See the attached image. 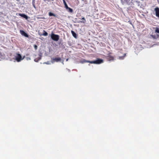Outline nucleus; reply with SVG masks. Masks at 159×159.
<instances>
[{
  "label": "nucleus",
  "instance_id": "4be33fe9",
  "mask_svg": "<svg viewBox=\"0 0 159 159\" xmlns=\"http://www.w3.org/2000/svg\"><path fill=\"white\" fill-rule=\"evenodd\" d=\"M152 37L153 38H155V36H154V35H152Z\"/></svg>",
  "mask_w": 159,
  "mask_h": 159
},
{
  "label": "nucleus",
  "instance_id": "423d86ee",
  "mask_svg": "<svg viewBox=\"0 0 159 159\" xmlns=\"http://www.w3.org/2000/svg\"><path fill=\"white\" fill-rule=\"evenodd\" d=\"M154 11H155L156 16L159 18V8L158 7L155 8Z\"/></svg>",
  "mask_w": 159,
  "mask_h": 159
},
{
  "label": "nucleus",
  "instance_id": "2eb2a0df",
  "mask_svg": "<svg viewBox=\"0 0 159 159\" xmlns=\"http://www.w3.org/2000/svg\"><path fill=\"white\" fill-rule=\"evenodd\" d=\"M126 56V54H124V56L123 57H120L119 58L120 59H123L124 58L125 56Z\"/></svg>",
  "mask_w": 159,
  "mask_h": 159
},
{
  "label": "nucleus",
  "instance_id": "20e7f679",
  "mask_svg": "<svg viewBox=\"0 0 159 159\" xmlns=\"http://www.w3.org/2000/svg\"><path fill=\"white\" fill-rule=\"evenodd\" d=\"M23 59L22 58L20 54H18L17 56L16 57V60L17 62L20 61Z\"/></svg>",
  "mask_w": 159,
  "mask_h": 159
},
{
  "label": "nucleus",
  "instance_id": "4468645a",
  "mask_svg": "<svg viewBox=\"0 0 159 159\" xmlns=\"http://www.w3.org/2000/svg\"><path fill=\"white\" fill-rule=\"evenodd\" d=\"M49 16H56L53 13H52L50 12L49 13Z\"/></svg>",
  "mask_w": 159,
  "mask_h": 159
},
{
  "label": "nucleus",
  "instance_id": "6ab92c4d",
  "mask_svg": "<svg viewBox=\"0 0 159 159\" xmlns=\"http://www.w3.org/2000/svg\"><path fill=\"white\" fill-rule=\"evenodd\" d=\"M37 18L38 19H45V18L44 17H37Z\"/></svg>",
  "mask_w": 159,
  "mask_h": 159
},
{
  "label": "nucleus",
  "instance_id": "9d476101",
  "mask_svg": "<svg viewBox=\"0 0 159 159\" xmlns=\"http://www.w3.org/2000/svg\"><path fill=\"white\" fill-rule=\"evenodd\" d=\"M41 57L40 56L39 57L35 58L34 59V61L35 62H38L41 59Z\"/></svg>",
  "mask_w": 159,
  "mask_h": 159
},
{
  "label": "nucleus",
  "instance_id": "f8f14e48",
  "mask_svg": "<svg viewBox=\"0 0 159 159\" xmlns=\"http://www.w3.org/2000/svg\"><path fill=\"white\" fill-rule=\"evenodd\" d=\"M69 12H73V10L70 7H68L67 9H66Z\"/></svg>",
  "mask_w": 159,
  "mask_h": 159
},
{
  "label": "nucleus",
  "instance_id": "412c9836",
  "mask_svg": "<svg viewBox=\"0 0 159 159\" xmlns=\"http://www.w3.org/2000/svg\"><path fill=\"white\" fill-rule=\"evenodd\" d=\"M44 2H46V1H47L48 2H50V0H43Z\"/></svg>",
  "mask_w": 159,
  "mask_h": 159
},
{
  "label": "nucleus",
  "instance_id": "f03ea898",
  "mask_svg": "<svg viewBox=\"0 0 159 159\" xmlns=\"http://www.w3.org/2000/svg\"><path fill=\"white\" fill-rule=\"evenodd\" d=\"M51 39L55 41H57L59 39V35L54 34L53 33L51 34Z\"/></svg>",
  "mask_w": 159,
  "mask_h": 159
},
{
  "label": "nucleus",
  "instance_id": "a211bd4d",
  "mask_svg": "<svg viewBox=\"0 0 159 159\" xmlns=\"http://www.w3.org/2000/svg\"><path fill=\"white\" fill-rule=\"evenodd\" d=\"M65 7L66 8V9H67V8H68V7H69L67 5V4H66V5H65Z\"/></svg>",
  "mask_w": 159,
  "mask_h": 159
},
{
  "label": "nucleus",
  "instance_id": "9b49d317",
  "mask_svg": "<svg viewBox=\"0 0 159 159\" xmlns=\"http://www.w3.org/2000/svg\"><path fill=\"white\" fill-rule=\"evenodd\" d=\"M43 32L44 33H43V35L44 36H47L48 35V33L47 32H46L45 31V30H43Z\"/></svg>",
  "mask_w": 159,
  "mask_h": 159
},
{
  "label": "nucleus",
  "instance_id": "b1692460",
  "mask_svg": "<svg viewBox=\"0 0 159 159\" xmlns=\"http://www.w3.org/2000/svg\"><path fill=\"white\" fill-rule=\"evenodd\" d=\"M159 4V0H157Z\"/></svg>",
  "mask_w": 159,
  "mask_h": 159
},
{
  "label": "nucleus",
  "instance_id": "f257e3e1",
  "mask_svg": "<svg viewBox=\"0 0 159 159\" xmlns=\"http://www.w3.org/2000/svg\"><path fill=\"white\" fill-rule=\"evenodd\" d=\"M103 62V61L102 59L98 58L97 60L95 61H89L86 60L84 59H83L81 62L82 63H84L86 62H88L91 64H100Z\"/></svg>",
  "mask_w": 159,
  "mask_h": 159
},
{
  "label": "nucleus",
  "instance_id": "7ed1b4c3",
  "mask_svg": "<svg viewBox=\"0 0 159 159\" xmlns=\"http://www.w3.org/2000/svg\"><path fill=\"white\" fill-rule=\"evenodd\" d=\"M61 61V58L60 57H56L51 59V62L52 63L55 62H58Z\"/></svg>",
  "mask_w": 159,
  "mask_h": 159
},
{
  "label": "nucleus",
  "instance_id": "6e6552de",
  "mask_svg": "<svg viewBox=\"0 0 159 159\" xmlns=\"http://www.w3.org/2000/svg\"><path fill=\"white\" fill-rule=\"evenodd\" d=\"M19 15L20 16H21V17L25 18L26 19H27L28 18V17L27 16H26V15H25L24 14L20 13L19 14Z\"/></svg>",
  "mask_w": 159,
  "mask_h": 159
},
{
  "label": "nucleus",
  "instance_id": "5701e85b",
  "mask_svg": "<svg viewBox=\"0 0 159 159\" xmlns=\"http://www.w3.org/2000/svg\"><path fill=\"white\" fill-rule=\"evenodd\" d=\"M48 62H47V63H46L47 64H48L49 63H48Z\"/></svg>",
  "mask_w": 159,
  "mask_h": 159
},
{
  "label": "nucleus",
  "instance_id": "f3484780",
  "mask_svg": "<svg viewBox=\"0 0 159 159\" xmlns=\"http://www.w3.org/2000/svg\"><path fill=\"white\" fill-rule=\"evenodd\" d=\"M34 47L35 50H36L38 48L37 46L36 45H34Z\"/></svg>",
  "mask_w": 159,
  "mask_h": 159
},
{
  "label": "nucleus",
  "instance_id": "ddd939ff",
  "mask_svg": "<svg viewBox=\"0 0 159 159\" xmlns=\"http://www.w3.org/2000/svg\"><path fill=\"white\" fill-rule=\"evenodd\" d=\"M156 30L155 32L157 33H159V27H156L155 28Z\"/></svg>",
  "mask_w": 159,
  "mask_h": 159
},
{
  "label": "nucleus",
  "instance_id": "39448f33",
  "mask_svg": "<svg viewBox=\"0 0 159 159\" xmlns=\"http://www.w3.org/2000/svg\"><path fill=\"white\" fill-rule=\"evenodd\" d=\"M106 58L108 61H113L114 59V57L113 56L110 55V54H108V55L107 56Z\"/></svg>",
  "mask_w": 159,
  "mask_h": 159
},
{
  "label": "nucleus",
  "instance_id": "0eeeda50",
  "mask_svg": "<svg viewBox=\"0 0 159 159\" xmlns=\"http://www.w3.org/2000/svg\"><path fill=\"white\" fill-rule=\"evenodd\" d=\"M20 33L22 35H23L26 37H29L28 35L24 31L22 30H20Z\"/></svg>",
  "mask_w": 159,
  "mask_h": 159
},
{
  "label": "nucleus",
  "instance_id": "aec40b11",
  "mask_svg": "<svg viewBox=\"0 0 159 159\" xmlns=\"http://www.w3.org/2000/svg\"><path fill=\"white\" fill-rule=\"evenodd\" d=\"M63 2L64 5L66 4V3L65 0H63Z\"/></svg>",
  "mask_w": 159,
  "mask_h": 159
},
{
  "label": "nucleus",
  "instance_id": "dca6fc26",
  "mask_svg": "<svg viewBox=\"0 0 159 159\" xmlns=\"http://www.w3.org/2000/svg\"><path fill=\"white\" fill-rule=\"evenodd\" d=\"M82 19V20H84V21H81V22H83V23H85V21H86V20H85V19L83 17V18Z\"/></svg>",
  "mask_w": 159,
  "mask_h": 159
},
{
  "label": "nucleus",
  "instance_id": "1a4fd4ad",
  "mask_svg": "<svg viewBox=\"0 0 159 159\" xmlns=\"http://www.w3.org/2000/svg\"><path fill=\"white\" fill-rule=\"evenodd\" d=\"M71 33L73 36L75 38H77V34L73 30L71 31Z\"/></svg>",
  "mask_w": 159,
  "mask_h": 159
}]
</instances>
